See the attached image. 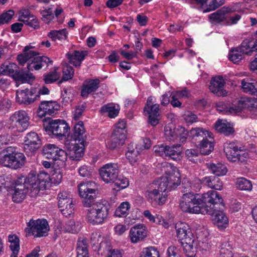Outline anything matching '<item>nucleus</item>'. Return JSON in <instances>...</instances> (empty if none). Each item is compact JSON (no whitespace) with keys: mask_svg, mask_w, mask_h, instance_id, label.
<instances>
[{"mask_svg":"<svg viewBox=\"0 0 257 257\" xmlns=\"http://www.w3.org/2000/svg\"><path fill=\"white\" fill-rule=\"evenodd\" d=\"M62 179V174L59 170H54L51 175L45 171H41L37 175L31 173L28 175L26 183L34 188L35 194H38L40 190H43L51 182L55 184H59Z\"/></svg>","mask_w":257,"mask_h":257,"instance_id":"nucleus-1","label":"nucleus"},{"mask_svg":"<svg viewBox=\"0 0 257 257\" xmlns=\"http://www.w3.org/2000/svg\"><path fill=\"white\" fill-rule=\"evenodd\" d=\"M83 205L87 208L85 211L84 217L88 223L93 225H100L107 219L109 214V208L103 202L83 201Z\"/></svg>","mask_w":257,"mask_h":257,"instance_id":"nucleus-2","label":"nucleus"},{"mask_svg":"<svg viewBox=\"0 0 257 257\" xmlns=\"http://www.w3.org/2000/svg\"><path fill=\"white\" fill-rule=\"evenodd\" d=\"M157 169L158 173H162L163 176L156 180L164 185L167 190L174 189L180 184L181 173L177 167L165 162L159 164Z\"/></svg>","mask_w":257,"mask_h":257,"instance_id":"nucleus-3","label":"nucleus"},{"mask_svg":"<svg viewBox=\"0 0 257 257\" xmlns=\"http://www.w3.org/2000/svg\"><path fill=\"white\" fill-rule=\"evenodd\" d=\"M166 187L156 180L147 187L144 195L146 200L153 207L161 206L168 200V194Z\"/></svg>","mask_w":257,"mask_h":257,"instance_id":"nucleus-4","label":"nucleus"},{"mask_svg":"<svg viewBox=\"0 0 257 257\" xmlns=\"http://www.w3.org/2000/svg\"><path fill=\"white\" fill-rule=\"evenodd\" d=\"M28 176L25 179L24 182L21 178L17 180H12L8 193L11 196L12 201L16 203H21L26 198L28 191H29L31 196L35 197L38 194H35L34 188H32L26 183Z\"/></svg>","mask_w":257,"mask_h":257,"instance_id":"nucleus-5","label":"nucleus"},{"mask_svg":"<svg viewBox=\"0 0 257 257\" xmlns=\"http://www.w3.org/2000/svg\"><path fill=\"white\" fill-rule=\"evenodd\" d=\"M180 208L185 212L199 214L202 213V200L201 194L189 192L181 197Z\"/></svg>","mask_w":257,"mask_h":257,"instance_id":"nucleus-6","label":"nucleus"},{"mask_svg":"<svg viewBox=\"0 0 257 257\" xmlns=\"http://www.w3.org/2000/svg\"><path fill=\"white\" fill-rule=\"evenodd\" d=\"M126 136V122L119 120L114 126L110 139L106 143V147L111 150L121 147L124 144Z\"/></svg>","mask_w":257,"mask_h":257,"instance_id":"nucleus-7","label":"nucleus"},{"mask_svg":"<svg viewBox=\"0 0 257 257\" xmlns=\"http://www.w3.org/2000/svg\"><path fill=\"white\" fill-rule=\"evenodd\" d=\"M201 184L215 190H221L223 188L222 182L218 177L215 176H206L201 180L196 179L194 180V183L188 180H184L183 185L186 191H196L200 188Z\"/></svg>","mask_w":257,"mask_h":257,"instance_id":"nucleus-8","label":"nucleus"},{"mask_svg":"<svg viewBox=\"0 0 257 257\" xmlns=\"http://www.w3.org/2000/svg\"><path fill=\"white\" fill-rule=\"evenodd\" d=\"M223 147L226 158L230 161L238 160L243 162L249 157V154L244 147L239 146L235 142H226L224 143Z\"/></svg>","mask_w":257,"mask_h":257,"instance_id":"nucleus-9","label":"nucleus"},{"mask_svg":"<svg viewBox=\"0 0 257 257\" xmlns=\"http://www.w3.org/2000/svg\"><path fill=\"white\" fill-rule=\"evenodd\" d=\"M49 226L47 220L38 219H31L27 223L25 232L27 236H33L34 237H41L48 235Z\"/></svg>","mask_w":257,"mask_h":257,"instance_id":"nucleus-10","label":"nucleus"},{"mask_svg":"<svg viewBox=\"0 0 257 257\" xmlns=\"http://www.w3.org/2000/svg\"><path fill=\"white\" fill-rule=\"evenodd\" d=\"M164 136L168 141L183 143L188 138V132L183 126L169 123L165 126Z\"/></svg>","mask_w":257,"mask_h":257,"instance_id":"nucleus-11","label":"nucleus"},{"mask_svg":"<svg viewBox=\"0 0 257 257\" xmlns=\"http://www.w3.org/2000/svg\"><path fill=\"white\" fill-rule=\"evenodd\" d=\"M0 75L12 76L16 81L21 82L22 83H29L34 79L32 74L30 75L23 71H18L17 65L14 63L3 65L0 67Z\"/></svg>","mask_w":257,"mask_h":257,"instance_id":"nucleus-12","label":"nucleus"},{"mask_svg":"<svg viewBox=\"0 0 257 257\" xmlns=\"http://www.w3.org/2000/svg\"><path fill=\"white\" fill-rule=\"evenodd\" d=\"M11 121L10 128L16 129V131L23 132L26 130L30 124V116L25 110L16 111L11 116Z\"/></svg>","mask_w":257,"mask_h":257,"instance_id":"nucleus-13","label":"nucleus"},{"mask_svg":"<svg viewBox=\"0 0 257 257\" xmlns=\"http://www.w3.org/2000/svg\"><path fill=\"white\" fill-rule=\"evenodd\" d=\"M78 194L83 201L92 202L96 198L97 186L93 181L83 182L77 186Z\"/></svg>","mask_w":257,"mask_h":257,"instance_id":"nucleus-14","label":"nucleus"},{"mask_svg":"<svg viewBox=\"0 0 257 257\" xmlns=\"http://www.w3.org/2000/svg\"><path fill=\"white\" fill-rule=\"evenodd\" d=\"M119 166L116 163H109L103 165L99 170L100 178L105 183H111L118 175Z\"/></svg>","mask_w":257,"mask_h":257,"instance_id":"nucleus-15","label":"nucleus"},{"mask_svg":"<svg viewBox=\"0 0 257 257\" xmlns=\"http://www.w3.org/2000/svg\"><path fill=\"white\" fill-rule=\"evenodd\" d=\"M44 156L48 159L53 161H60L64 163L67 159V153L62 149L54 144H47L43 147Z\"/></svg>","mask_w":257,"mask_h":257,"instance_id":"nucleus-16","label":"nucleus"},{"mask_svg":"<svg viewBox=\"0 0 257 257\" xmlns=\"http://www.w3.org/2000/svg\"><path fill=\"white\" fill-rule=\"evenodd\" d=\"M70 127L65 120L62 119H55L51 120L46 130L52 133L59 139L66 135Z\"/></svg>","mask_w":257,"mask_h":257,"instance_id":"nucleus-17","label":"nucleus"},{"mask_svg":"<svg viewBox=\"0 0 257 257\" xmlns=\"http://www.w3.org/2000/svg\"><path fill=\"white\" fill-rule=\"evenodd\" d=\"M67 140L65 143L66 149L69 151L68 155L72 160L79 161L83 156L86 143H77Z\"/></svg>","mask_w":257,"mask_h":257,"instance_id":"nucleus-18","label":"nucleus"},{"mask_svg":"<svg viewBox=\"0 0 257 257\" xmlns=\"http://www.w3.org/2000/svg\"><path fill=\"white\" fill-rule=\"evenodd\" d=\"M60 105L56 101H44L39 105L38 115L40 117L46 115H52L56 114L59 109Z\"/></svg>","mask_w":257,"mask_h":257,"instance_id":"nucleus-19","label":"nucleus"},{"mask_svg":"<svg viewBox=\"0 0 257 257\" xmlns=\"http://www.w3.org/2000/svg\"><path fill=\"white\" fill-rule=\"evenodd\" d=\"M176 236L179 241L191 240L193 233L189 224L185 222L179 221L175 223Z\"/></svg>","mask_w":257,"mask_h":257,"instance_id":"nucleus-20","label":"nucleus"},{"mask_svg":"<svg viewBox=\"0 0 257 257\" xmlns=\"http://www.w3.org/2000/svg\"><path fill=\"white\" fill-rule=\"evenodd\" d=\"M202 207L204 206H211L218 204L223 203V200L219 194L216 191L210 190L201 194Z\"/></svg>","mask_w":257,"mask_h":257,"instance_id":"nucleus-21","label":"nucleus"},{"mask_svg":"<svg viewBox=\"0 0 257 257\" xmlns=\"http://www.w3.org/2000/svg\"><path fill=\"white\" fill-rule=\"evenodd\" d=\"M238 105L243 109H246L250 112L251 117L257 118V99L254 98L241 97L238 100Z\"/></svg>","mask_w":257,"mask_h":257,"instance_id":"nucleus-22","label":"nucleus"},{"mask_svg":"<svg viewBox=\"0 0 257 257\" xmlns=\"http://www.w3.org/2000/svg\"><path fill=\"white\" fill-rule=\"evenodd\" d=\"M85 132L83 122L79 121L74 124L73 133L71 136H68L67 140L72 142L77 141L79 143H86Z\"/></svg>","mask_w":257,"mask_h":257,"instance_id":"nucleus-23","label":"nucleus"},{"mask_svg":"<svg viewBox=\"0 0 257 257\" xmlns=\"http://www.w3.org/2000/svg\"><path fill=\"white\" fill-rule=\"evenodd\" d=\"M148 233L146 225L143 223H138L130 229V237L131 241H140L147 236Z\"/></svg>","mask_w":257,"mask_h":257,"instance_id":"nucleus-24","label":"nucleus"},{"mask_svg":"<svg viewBox=\"0 0 257 257\" xmlns=\"http://www.w3.org/2000/svg\"><path fill=\"white\" fill-rule=\"evenodd\" d=\"M41 143V142L38 134L35 132H31L27 134L25 138L24 149L33 152L39 148Z\"/></svg>","mask_w":257,"mask_h":257,"instance_id":"nucleus-25","label":"nucleus"},{"mask_svg":"<svg viewBox=\"0 0 257 257\" xmlns=\"http://www.w3.org/2000/svg\"><path fill=\"white\" fill-rule=\"evenodd\" d=\"M225 81L222 76H216L210 81L209 89L218 96H225L227 92L224 90Z\"/></svg>","mask_w":257,"mask_h":257,"instance_id":"nucleus-26","label":"nucleus"},{"mask_svg":"<svg viewBox=\"0 0 257 257\" xmlns=\"http://www.w3.org/2000/svg\"><path fill=\"white\" fill-rule=\"evenodd\" d=\"M239 11H241V10L237 9L234 7H223L217 12L210 14L209 17L212 23L222 22L224 24L226 13Z\"/></svg>","mask_w":257,"mask_h":257,"instance_id":"nucleus-27","label":"nucleus"},{"mask_svg":"<svg viewBox=\"0 0 257 257\" xmlns=\"http://www.w3.org/2000/svg\"><path fill=\"white\" fill-rule=\"evenodd\" d=\"M38 95H34L32 91L28 89L18 90L16 93V100L20 103L30 104L37 99Z\"/></svg>","mask_w":257,"mask_h":257,"instance_id":"nucleus-28","label":"nucleus"},{"mask_svg":"<svg viewBox=\"0 0 257 257\" xmlns=\"http://www.w3.org/2000/svg\"><path fill=\"white\" fill-rule=\"evenodd\" d=\"M211 219L220 229H223L228 226V217L222 210H214L211 214Z\"/></svg>","mask_w":257,"mask_h":257,"instance_id":"nucleus-29","label":"nucleus"},{"mask_svg":"<svg viewBox=\"0 0 257 257\" xmlns=\"http://www.w3.org/2000/svg\"><path fill=\"white\" fill-rule=\"evenodd\" d=\"M144 114L148 116L149 122L152 125H156L159 120V105L154 104L152 106H145L144 109Z\"/></svg>","mask_w":257,"mask_h":257,"instance_id":"nucleus-30","label":"nucleus"},{"mask_svg":"<svg viewBox=\"0 0 257 257\" xmlns=\"http://www.w3.org/2000/svg\"><path fill=\"white\" fill-rule=\"evenodd\" d=\"M43 63L49 64L52 63V61L46 56H39L38 53L33 56L31 62L30 61L28 63L27 68L29 70L32 71L34 69L38 70L42 68L43 66Z\"/></svg>","mask_w":257,"mask_h":257,"instance_id":"nucleus-31","label":"nucleus"},{"mask_svg":"<svg viewBox=\"0 0 257 257\" xmlns=\"http://www.w3.org/2000/svg\"><path fill=\"white\" fill-rule=\"evenodd\" d=\"M216 108L217 111L225 114L239 115L241 112V108L238 105V101L237 106H234L223 102H219L216 104Z\"/></svg>","mask_w":257,"mask_h":257,"instance_id":"nucleus-32","label":"nucleus"},{"mask_svg":"<svg viewBox=\"0 0 257 257\" xmlns=\"http://www.w3.org/2000/svg\"><path fill=\"white\" fill-rule=\"evenodd\" d=\"M214 128L218 133L227 136L233 134L234 132L233 125L225 119H218L215 122Z\"/></svg>","mask_w":257,"mask_h":257,"instance_id":"nucleus-33","label":"nucleus"},{"mask_svg":"<svg viewBox=\"0 0 257 257\" xmlns=\"http://www.w3.org/2000/svg\"><path fill=\"white\" fill-rule=\"evenodd\" d=\"M125 157L132 166L138 165L142 160L141 154L137 147L134 148L133 145H129L125 153Z\"/></svg>","mask_w":257,"mask_h":257,"instance_id":"nucleus-34","label":"nucleus"},{"mask_svg":"<svg viewBox=\"0 0 257 257\" xmlns=\"http://www.w3.org/2000/svg\"><path fill=\"white\" fill-rule=\"evenodd\" d=\"M238 47L244 55H251L253 52L257 51V40L245 39Z\"/></svg>","mask_w":257,"mask_h":257,"instance_id":"nucleus-35","label":"nucleus"},{"mask_svg":"<svg viewBox=\"0 0 257 257\" xmlns=\"http://www.w3.org/2000/svg\"><path fill=\"white\" fill-rule=\"evenodd\" d=\"M88 55L87 51H75L67 54L69 62L75 67L80 66L82 62Z\"/></svg>","mask_w":257,"mask_h":257,"instance_id":"nucleus-36","label":"nucleus"},{"mask_svg":"<svg viewBox=\"0 0 257 257\" xmlns=\"http://www.w3.org/2000/svg\"><path fill=\"white\" fill-rule=\"evenodd\" d=\"M192 138L193 141H197L205 138H212V134L203 128L196 127L192 128L188 132V136Z\"/></svg>","mask_w":257,"mask_h":257,"instance_id":"nucleus-37","label":"nucleus"},{"mask_svg":"<svg viewBox=\"0 0 257 257\" xmlns=\"http://www.w3.org/2000/svg\"><path fill=\"white\" fill-rule=\"evenodd\" d=\"M99 82V80L98 79L86 81L82 88L81 96L83 97H87L89 94L98 88Z\"/></svg>","mask_w":257,"mask_h":257,"instance_id":"nucleus-38","label":"nucleus"},{"mask_svg":"<svg viewBox=\"0 0 257 257\" xmlns=\"http://www.w3.org/2000/svg\"><path fill=\"white\" fill-rule=\"evenodd\" d=\"M12 150L13 147H10L0 153V164L11 168L15 166L12 162Z\"/></svg>","mask_w":257,"mask_h":257,"instance_id":"nucleus-39","label":"nucleus"},{"mask_svg":"<svg viewBox=\"0 0 257 257\" xmlns=\"http://www.w3.org/2000/svg\"><path fill=\"white\" fill-rule=\"evenodd\" d=\"M182 149L180 145L167 146L166 157L175 161L180 160L182 157Z\"/></svg>","mask_w":257,"mask_h":257,"instance_id":"nucleus-40","label":"nucleus"},{"mask_svg":"<svg viewBox=\"0 0 257 257\" xmlns=\"http://www.w3.org/2000/svg\"><path fill=\"white\" fill-rule=\"evenodd\" d=\"M241 88L243 92L254 94L257 92V82L250 78L241 80Z\"/></svg>","mask_w":257,"mask_h":257,"instance_id":"nucleus-41","label":"nucleus"},{"mask_svg":"<svg viewBox=\"0 0 257 257\" xmlns=\"http://www.w3.org/2000/svg\"><path fill=\"white\" fill-rule=\"evenodd\" d=\"M211 140L213 138H211ZM200 152L203 155L209 154L214 149V144L212 140H208L207 138L202 139L198 144H196Z\"/></svg>","mask_w":257,"mask_h":257,"instance_id":"nucleus-42","label":"nucleus"},{"mask_svg":"<svg viewBox=\"0 0 257 257\" xmlns=\"http://www.w3.org/2000/svg\"><path fill=\"white\" fill-rule=\"evenodd\" d=\"M100 110L101 112L106 113L110 118H114L119 113L120 106L117 104L109 103L101 107Z\"/></svg>","mask_w":257,"mask_h":257,"instance_id":"nucleus-43","label":"nucleus"},{"mask_svg":"<svg viewBox=\"0 0 257 257\" xmlns=\"http://www.w3.org/2000/svg\"><path fill=\"white\" fill-rule=\"evenodd\" d=\"M207 167L210 171L217 176H222L226 175L227 169L225 165L221 163H211L207 164Z\"/></svg>","mask_w":257,"mask_h":257,"instance_id":"nucleus-44","label":"nucleus"},{"mask_svg":"<svg viewBox=\"0 0 257 257\" xmlns=\"http://www.w3.org/2000/svg\"><path fill=\"white\" fill-rule=\"evenodd\" d=\"M184 252L188 257H194L197 249L198 242H180Z\"/></svg>","mask_w":257,"mask_h":257,"instance_id":"nucleus-45","label":"nucleus"},{"mask_svg":"<svg viewBox=\"0 0 257 257\" xmlns=\"http://www.w3.org/2000/svg\"><path fill=\"white\" fill-rule=\"evenodd\" d=\"M235 185L240 190L250 191L252 189L251 182L244 177L237 178L235 181Z\"/></svg>","mask_w":257,"mask_h":257,"instance_id":"nucleus-46","label":"nucleus"},{"mask_svg":"<svg viewBox=\"0 0 257 257\" xmlns=\"http://www.w3.org/2000/svg\"><path fill=\"white\" fill-rule=\"evenodd\" d=\"M12 156L13 158H12V162L15 166L13 167V169H17L19 168L24 164L25 162L24 155L22 153L16 152L14 148H13Z\"/></svg>","mask_w":257,"mask_h":257,"instance_id":"nucleus-47","label":"nucleus"},{"mask_svg":"<svg viewBox=\"0 0 257 257\" xmlns=\"http://www.w3.org/2000/svg\"><path fill=\"white\" fill-rule=\"evenodd\" d=\"M131 204L129 202H122L116 209L114 215L118 217H125L129 214Z\"/></svg>","mask_w":257,"mask_h":257,"instance_id":"nucleus-48","label":"nucleus"},{"mask_svg":"<svg viewBox=\"0 0 257 257\" xmlns=\"http://www.w3.org/2000/svg\"><path fill=\"white\" fill-rule=\"evenodd\" d=\"M68 31L66 29L59 30H52L48 34L53 41L58 40L60 41L65 40L68 37Z\"/></svg>","mask_w":257,"mask_h":257,"instance_id":"nucleus-49","label":"nucleus"},{"mask_svg":"<svg viewBox=\"0 0 257 257\" xmlns=\"http://www.w3.org/2000/svg\"><path fill=\"white\" fill-rule=\"evenodd\" d=\"M224 0H206L202 12L208 13L214 11L223 5Z\"/></svg>","mask_w":257,"mask_h":257,"instance_id":"nucleus-50","label":"nucleus"},{"mask_svg":"<svg viewBox=\"0 0 257 257\" xmlns=\"http://www.w3.org/2000/svg\"><path fill=\"white\" fill-rule=\"evenodd\" d=\"M58 203L59 206H64L65 205H68L69 203L73 202L72 197L71 194L67 191H61L58 194Z\"/></svg>","mask_w":257,"mask_h":257,"instance_id":"nucleus-51","label":"nucleus"},{"mask_svg":"<svg viewBox=\"0 0 257 257\" xmlns=\"http://www.w3.org/2000/svg\"><path fill=\"white\" fill-rule=\"evenodd\" d=\"M112 183L114 184V189L117 190H120L126 188L129 185V181L128 179L123 176H117L114 181Z\"/></svg>","mask_w":257,"mask_h":257,"instance_id":"nucleus-52","label":"nucleus"},{"mask_svg":"<svg viewBox=\"0 0 257 257\" xmlns=\"http://www.w3.org/2000/svg\"><path fill=\"white\" fill-rule=\"evenodd\" d=\"M243 56L239 47L231 49L228 54L229 60L234 63L239 62L243 58Z\"/></svg>","mask_w":257,"mask_h":257,"instance_id":"nucleus-53","label":"nucleus"},{"mask_svg":"<svg viewBox=\"0 0 257 257\" xmlns=\"http://www.w3.org/2000/svg\"><path fill=\"white\" fill-rule=\"evenodd\" d=\"M35 54H36L35 51H30L28 52L24 51V54L18 56L17 60L20 64L23 65L26 62L28 63L29 61L31 62Z\"/></svg>","mask_w":257,"mask_h":257,"instance_id":"nucleus-54","label":"nucleus"},{"mask_svg":"<svg viewBox=\"0 0 257 257\" xmlns=\"http://www.w3.org/2000/svg\"><path fill=\"white\" fill-rule=\"evenodd\" d=\"M87 242H78L77 245V257H89Z\"/></svg>","mask_w":257,"mask_h":257,"instance_id":"nucleus-55","label":"nucleus"},{"mask_svg":"<svg viewBox=\"0 0 257 257\" xmlns=\"http://www.w3.org/2000/svg\"><path fill=\"white\" fill-rule=\"evenodd\" d=\"M140 257H160V253L156 248L150 246L144 248Z\"/></svg>","mask_w":257,"mask_h":257,"instance_id":"nucleus-56","label":"nucleus"},{"mask_svg":"<svg viewBox=\"0 0 257 257\" xmlns=\"http://www.w3.org/2000/svg\"><path fill=\"white\" fill-rule=\"evenodd\" d=\"M143 215L151 223L155 224H161L162 216L159 214L154 215L149 210H145L143 212Z\"/></svg>","mask_w":257,"mask_h":257,"instance_id":"nucleus-57","label":"nucleus"},{"mask_svg":"<svg viewBox=\"0 0 257 257\" xmlns=\"http://www.w3.org/2000/svg\"><path fill=\"white\" fill-rule=\"evenodd\" d=\"M81 227V223L79 222L70 220L66 223L65 230L67 232L74 233L79 231Z\"/></svg>","mask_w":257,"mask_h":257,"instance_id":"nucleus-58","label":"nucleus"},{"mask_svg":"<svg viewBox=\"0 0 257 257\" xmlns=\"http://www.w3.org/2000/svg\"><path fill=\"white\" fill-rule=\"evenodd\" d=\"M232 12L226 13L224 24L227 25L235 24L240 19L241 16L238 14H231Z\"/></svg>","mask_w":257,"mask_h":257,"instance_id":"nucleus-59","label":"nucleus"},{"mask_svg":"<svg viewBox=\"0 0 257 257\" xmlns=\"http://www.w3.org/2000/svg\"><path fill=\"white\" fill-rule=\"evenodd\" d=\"M91 241H107L109 240V235L107 233L96 231L92 233Z\"/></svg>","mask_w":257,"mask_h":257,"instance_id":"nucleus-60","label":"nucleus"},{"mask_svg":"<svg viewBox=\"0 0 257 257\" xmlns=\"http://www.w3.org/2000/svg\"><path fill=\"white\" fill-rule=\"evenodd\" d=\"M44 77L45 82L47 84H50L58 80L60 77V74L55 70L45 75Z\"/></svg>","mask_w":257,"mask_h":257,"instance_id":"nucleus-61","label":"nucleus"},{"mask_svg":"<svg viewBox=\"0 0 257 257\" xmlns=\"http://www.w3.org/2000/svg\"><path fill=\"white\" fill-rule=\"evenodd\" d=\"M73 75V68L67 64L65 65L63 68V76L62 80L67 81L70 80L72 79Z\"/></svg>","mask_w":257,"mask_h":257,"instance_id":"nucleus-62","label":"nucleus"},{"mask_svg":"<svg viewBox=\"0 0 257 257\" xmlns=\"http://www.w3.org/2000/svg\"><path fill=\"white\" fill-rule=\"evenodd\" d=\"M69 204H68V205H65L64 206H59L61 213L66 217L70 216L74 213V204L73 202Z\"/></svg>","mask_w":257,"mask_h":257,"instance_id":"nucleus-63","label":"nucleus"},{"mask_svg":"<svg viewBox=\"0 0 257 257\" xmlns=\"http://www.w3.org/2000/svg\"><path fill=\"white\" fill-rule=\"evenodd\" d=\"M79 175L82 177L90 178L92 176V169L87 165H83L78 169Z\"/></svg>","mask_w":257,"mask_h":257,"instance_id":"nucleus-64","label":"nucleus"}]
</instances>
